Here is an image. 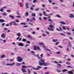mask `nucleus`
Listing matches in <instances>:
<instances>
[{"mask_svg": "<svg viewBox=\"0 0 74 74\" xmlns=\"http://www.w3.org/2000/svg\"><path fill=\"white\" fill-rule=\"evenodd\" d=\"M17 58L18 59L17 60L18 62H21L23 60V58L19 56H18L17 57Z\"/></svg>", "mask_w": 74, "mask_h": 74, "instance_id": "1", "label": "nucleus"}, {"mask_svg": "<svg viewBox=\"0 0 74 74\" xmlns=\"http://www.w3.org/2000/svg\"><path fill=\"white\" fill-rule=\"evenodd\" d=\"M32 69H33L34 70H40V69H41L42 67L40 66H38L36 68L34 67H32Z\"/></svg>", "mask_w": 74, "mask_h": 74, "instance_id": "2", "label": "nucleus"}, {"mask_svg": "<svg viewBox=\"0 0 74 74\" xmlns=\"http://www.w3.org/2000/svg\"><path fill=\"white\" fill-rule=\"evenodd\" d=\"M40 61H41V62L40 61L39 62V65H40V66H42V65L44 64H43V63H45V61L42 59H40ZM41 62H42V63Z\"/></svg>", "mask_w": 74, "mask_h": 74, "instance_id": "3", "label": "nucleus"}, {"mask_svg": "<svg viewBox=\"0 0 74 74\" xmlns=\"http://www.w3.org/2000/svg\"><path fill=\"white\" fill-rule=\"evenodd\" d=\"M34 47V49L35 51H36V50H37V49H38L39 51H40V50L41 49L40 48V47Z\"/></svg>", "mask_w": 74, "mask_h": 74, "instance_id": "4", "label": "nucleus"}, {"mask_svg": "<svg viewBox=\"0 0 74 74\" xmlns=\"http://www.w3.org/2000/svg\"><path fill=\"white\" fill-rule=\"evenodd\" d=\"M15 64V63H7L6 64L7 66H13Z\"/></svg>", "mask_w": 74, "mask_h": 74, "instance_id": "5", "label": "nucleus"}, {"mask_svg": "<svg viewBox=\"0 0 74 74\" xmlns=\"http://www.w3.org/2000/svg\"><path fill=\"white\" fill-rule=\"evenodd\" d=\"M7 7H6V6H4L2 8H1V9H0V11H1V12H3V10H4V9H5Z\"/></svg>", "mask_w": 74, "mask_h": 74, "instance_id": "6", "label": "nucleus"}, {"mask_svg": "<svg viewBox=\"0 0 74 74\" xmlns=\"http://www.w3.org/2000/svg\"><path fill=\"white\" fill-rule=\"evenodd\" d=\"M21 71L23 72V73H26L27 71H26V70L25 69H24L23 68H21Z\"/></svg>", "mask_w": 74, "mask_h": 74, "instance_id": "7", "label": "nucleus"}, {"mask_svg": "<svg viewBox=\"0 0 74 74\" xmlns=\"http://www.w3.org/2000/svg\"><path fill=\"white\" fill-rule=\"evenodd\" d=\"M43 64L44 65V66H48V65H49V63L48 62H45V63H43Z\"/></svg>", "mask_w": 74, "mask_h": 74, "instance_id": "8", "label": "nucleus"}, {"mask_svg": "<svg viewBox=\"0 0 74 74\" xmlns=\"http://www.w3.org/2000/svg\"><path fill=\"white\" fill-rule=\"evenodd\" d=\"M48 18L49 19H48V21H50L51 22H53V21L52 20H51L50 18H51V16H49L48 17Z\"/></svg>", "mask_w": 74, "mask_h": 74, "instance_id": "9", "label": "nucleus"}, {"mask_svg": "<svg viewBox=\"0 0 74 74\" xmlns=\"http://www.w3.org/2000/svg\"><path fill=\"white\" fill-rule=\"evenodd\" d=\"M21 67L23 69H26L27 68V66H26V65H23L21 66Z\"/></svg>", "mask_w": 74, "mask_h": 74, "instance_id": "10", "label": "nucleus"}, {"mask_svg": "<svg viewBox=\"0 0 74 74\" xmlns=\"http://www.w3.org/2000/svg\"><path fill=\"white\" fill-rule=\"evenodd\" d=\"M5 22V20L3 19H0V23H3Z\"/></svg>", "mask_w": 74, "mask_h": 74, "instance_id": "11", "label": "nucleus"}, {"mask_svg": "<svg viewBox=\"0 0 74 74\" xmlns=\"http://www.w3.org/2000/svg\"><path fill=\"white\" fill-rule=\"evenodd\" d=\"M48 29V30H49V31H54V29L53 28H50L48 27L47 28Z\"/></svg>", "mask_w": 74, "mask_h": 74, "instance_id": "12", "label": "nucleus"}, {"mask_svg": "<svg viewBox=\"0 0 74 74\" xmlns=\"http://www.w3.org/2000/svg\"><path fill=\"white\" fill-rule=\"evenodd\" d=\"M39 44L40 45H42L43 47H45L44 46V43L39 42Z\"/></svg>", "mask_w": 74, "mask_h": 74, "instance_id": "13", "label": "nucleus"}, {"mask_svg": "<svg viewBox=\"0 0 74 74\" xmlns=\"http://www.w3.org/2000/svg\"><path fill=\"white\" fill-rule=\"evenodd\" d=\"M49 27L50 28H54L55 27L53 26V25L50 24L49 26Z\"/></svg>", "mask_w": 74, "mask_h": 74, "instance_id": "14", "label": "nucleus"}, {"mask_svg": "<svg viewBox=\"0 0 74 74\" xmlns=\"http://www.w3.org/2000/svg\"><path fill=\"white\" fill-rule=\"evenodd\" d=\"M5 35L4 34H3L1 35V37L2 38H4L5 37Z\"/></svg>", "mask_w": 74, "mask_h": 74, "instance_id": "15", "label": "nucleus"}, {"mask_svg": "<svg viewBox=\"0 0 74 74\" xmlns=\"http://www.w3.org/2000/svg\"><path fill=\"white\" fill-rule=\"evenodd\" d=\"M16 64V66H20L21 65V63H17Z\"/></svg>", "mask_w": 74, "mask_h": 74, "instance_id": "16", "label": "nucleus"}, {"mask_svg": "<svg viewBox=\"0 0 74 74\" xmlns=\"http://www.w3.org/2000/svg\"><path fill=\"white\" fill-rule=\"evenodd\" d=\"M25 6L26 7V8H29V5L28 4V3H27L25 5Z\"/></svg>", "mask_w": 74, "mask_h": 74, "instance_id": "17", "label": "nucleus"}, {"mask_svg": "<svg viewBox=\"0 0 74 74\" xmlns=\"http://www.w3.org/2000/svg\"><path fill=\"white\" fill-rule=\"evenodd\" d=\"M69 16L70 18H74V15H73V14H70Z\"/></svg>", "mask_w": 74, "mask_h": 74, "instance_id": "18", "label": "nucleus"}, {"mask_svg": "<svg viewBox=\"0 0 74 74\" xmlns=\"http://www.w3.org/2000/svg\"><path fill=\"white\" fill-rule=\"evenodd\" d=\"M60 23H61L62 25H66V23L63 21H61L60 22Z\"/></svg>", "mask_w": 74, "mask_h": 74, "instance_id": "19", "label": "nucleus"}, {"mask_svg": "<svg viewBox=\"0 0 74 74\" xmlns=\"http://www.w3.org/2000/svg\"><path fill=\"white\" fill-rule=\"evenodd\" d=\"M32 16H34V17H35L36 16V14L34 13H33L31 14Z\"/></svg>", "mask_w": 74, "mask_h": 74, "instance_id": "20", "label": "nucleus"}, {"mask_svg": "<svg viewBox=\"0 0 74 74\" xmlns=\"http://www.w3.org/2000/svg\"><path fill=\"white\" fill-rule=\"evenodd\" d=\"M68 73H69V74H74L73 73V71H69L68 72Z\"/></svg>", "mask_w": 74, "mask_h": 74, "instance_id": "21", "label": "nucleus"}, {"mask_svg": "<svg viewBox=\"0 0 74 74\" xmlns=\"http://www.w3.org/2000/svg\"><path fill=\"white\" fill-rule=\"evenodd\" d=\"M18 45H19V46H20L21 47H23V45L22 43H20L18 44Z\"/></svg>", "mask_w": 74, "mask_h": 74, "instance_id": "22", "label": "nucleus"}, {"mask_svg": "<svg viewBox=\"0 0 74 74\" xmlns=\"http://www.w3.org/2000/svg\"><path fill=\"white\" fill-rule=\"evenodd\" d=\"M58 41V40L57 39H54L53 40V42H56V41Z\"/></svg>", "mask_w": 74, "mask_h": 74, "instance_id": "23", "label": "nucleus"}, {"mask_svg": "<svg viewBox=\"0 0 74 74\" xmlns=\"http://www.w3.org/2000/svg\"><path fill=\"white\" fill-rule=\"evenodd\" d=\"M22 41H23V42H26V41H27V40L25 38H23Z\"/></svg>", "mask_w": 74, "mask_h": 74, "instance_id": "24", "label": "nucleus"}, {"mask_svg": "<svg viewBox=\"0 0 74 74\" xmlns=\"http://www.w3.org/2000/svg\"><path fill=\"white\" fill-rule=\"evenodd\" d=\"M68 71V70L67 69H64L62 71V73H63L64 72H66V71Z\"/></svg>", "mask_w": 74, "mask_h": 74, "instance_id": "25", "label": "nucleus"}, {"mask_svg": "<svg viewBox=\"0 0 74 74\" xmlns=\"http://www.w3.org/2000/svg\"><path fill=\"white\" fill-rule=\"evenodd\" d=\"M27 71H28V73L29 74H30L31 73V71L30 70V69H27Z\"/></svg>", "mask_w": 74, "mask_h": 74, "instance_id": "26", "label": "nucleus"}, {"mask_svg": "<svg viewBox=\"0 0 74 74\" xmlns=\"http://www.w3.org/2000/svg\"><path fill=\"white\" fill-rule=\"evenodd\" d=\"M21 25H26V23H20Z\"/></svg>", "mask_w": 74, "mask_h": 74, "instance_id": "27", "label": "nucleus"}, {"mask_svg": "<svg viewBox=\"0 0 74 74\" xmlns=\"http://www.w3.org/2000/svg\"><path fill=\"white\" fill-rule=\"evenodd\" d=\"M56 16L57 18H61V16L59 15V14H57L56 15Z\"/></svg>", "mask_w": 74, "mask_h": 74, "instance_id": "28", "label": "nucleus"}, {"mask_svg": "<svg viewBox=\"0 0 74 74\" xmlns=\"http://www.w3.org/2000/svg\"><path fill=\"white\" fill-rule=\"evenodd\" d=\"M9 17L10 18H11V19H14V17L12 15H10L9 16Z\"/></svg>", "mask_w": 74, "mask_h": 74, "instance_id": "29", "label": "nucleus"}, {"mask_svg": "<svg viewBox=\"0 0 74 74\" xmlns=\"http://www.w3.org/2000/svg\"><path fill=\"white\" fill-rule=\"evenodd\" d=\"M28 15H29V12H27L26 13L25 16H28Z\"/></svg>", "mask_w": 74, "mask_h": 74, "instance_id": "30", "label": "nucleus"}, {"mask_svg": "<svg viewBox=\"0 0 74 74\" xmlns=\"http://www.w3.org/2000/svg\"><path fill=\"white\" fill-rule=\"evenodd\" d=\"M16 35L18 36V37H20V36H21V33L20 32H18V34H16Z\"/></svg>", "mask_w": 74, "mask_h": 74, "instance_id": "31", "label": "nucleus"}, {"mask_svg": "<svg viewBox=\"0 0 74 74\" xmlns=\"http://www.w3.org/2000/svg\"><path fill=\"white\" fill-rule=\"evenodd\" d=\"M39 10H40V8H37L35 9V10L36 11H39Z\"/></svg>", "mask_w": 74, "mask_h": 74, "instance_id": "32", "label": "nucleus"}, {"mask_svg": "<svg viewBox=\"0 0 74 74\" xmlns=\"http://www.w3.org/2000/svg\"><path fill=\"white\" fill-rule=\"evenodd\" d=\"M67 67L68 68H71V69H73V67L71 66H67Z\"/></svg>", "mask_w": 74, "mask_h": 74, "instance_id": "33", "label": "nucleus"}, {"mask_svg": "<svg viewBox=\"0 0 74 74\" xmlns=\"http://www.w3.org/2000/svg\"><path fill=\"white\" fill-rule=\"evenodd\" d=\"M59 43H60V42H56V45H58V44H59Z\"/></svg>", "mask_w": 74, "mask_h": 74, "instance_id": "34", "label": "nucleus"}, {"mask_svg": "<svg viewBox=\"0 0 74 74\" xmlns=\"http://www.w3.org/2000/svg\"><path fill=\"white\" fill-rule=\"evenodd\" d=\"M38 1H37V0H34L33 1V3H36V2H37Z\"/></svg>", "mask_w": 74, "mask_h": 74, "instance_id": "35", "label": "nucleus"}, {"mask_svg": "<svg viewBox=\"0 0 74 74\" xmlns=\"http://www.w3.org/2000/svg\"><path fill=\"white\" fill-rule=\"evenodd\" d=\"M62 28H63V30H66V28L64 26H62Z\"/></svg>", "mask_w": 74, "mask_h": 74, "instance_id": "36", "label": "nucleus"}, {"mask_svg": "<svg viewBox=\"0 0 74 74\" xmlns=\"http://www.w3.org/2000/svg\"><path fill=\"white\" fill-rule=\"evenodd\" d=\"M48 18L47 17H43V19H44V20H47Z\"/></svg>", "mask_w": 74, "mask_h": 74, "instance_id": "37", "label": "nucleus"}, {"mask_svg": "<svg viewBox=\"0 0 74 74\" xmlns=\"http://www.w3.org/2000/svg\"><path fill=\"white\" fill-rule=\"evenodd\" d=\"M60 35H61V36H66V35H65V34H64L62 33H61L60 34Z\"/></svg>", "mask_w": 74, "mask_h": 74, "instance_id": "38", "label": "nucleus"}, {"mask_svg": "<svg viewBox=\"0 0 74 74\" xmlns=\"http://www.w3.org/2000/svg\"><path fill=\"white\" fill-rule=\"evenodd\" d=\"M27 37H28V38H32L30 35H28Z\"/></svg>", "mask_w": 74, "mask_h": 74, "instance_id": "39", "label": "nucleus"}, {"mask_svg": "<svg viewBox=\"0 0 74 74\" xmlns=\"http://www.w3.org/2000/svg\"><path fill=\"white\" fill-rule=\"evenodd\" d=\"M45 50L46 51H49V52H51V50L47 49H46Z\"/></svg>", "mask_w": 74, "mask_h": 74, "instance_id": "40", "label": "nucleus"}, {"mask_svg": "<svg viewBox=\"0 0 74 74\" xmlns=\"http://www.w3.org/2000/svg\"><path fill=\"white\" fill-rule=\"evenodd\" d=\"M4 56H5V55H2V56H1V58H4Z\"/></svg>", "mask_w": 74, "mask_h": 74, "instance_id": "41", "label": "nucleus"}, {"mask_svg": "<svg viewBox=\"0 0 74 74\" xmlns=\"http://www.w3.org/2000/svg\"><path fill=\"white\" fill-rule=\"evenodd\" d=\"M69 45L70 47L71 46V43L70 42H69Z\"/></svg>", "mask_w": 74, "mask_h": 74, "instance_id": "42", "label": "nucleus"}, {"mask_svg": "<svg viewBox=\"0 0 74 74\" xmlns=\"http://www.w3.org/2000/svg\"><path fill=\"white\" fill-rule=\"evenodd\" d=\"M36 56L37 58H38V59H40V56H38V55H36Z\"/></svg>", "mask_w": 74, "mask_h": 74, "instance_id": "43", "label": "nucleus"}, {"mask_svg": "<svg viewBox=\"0 0 74 74\" xmlns=\"http://www.w3.org/2000/svg\"><path fill=\"white\" fill-rule=\"evenodd\" d=\"M57 71L58 73H60L61 72V71L59 70H57Z\"/></svg>", "mask_w": 74, "mask_h": 74, "instance_id": "44", "label": "nucleus"}, {"mask_svg": "<svg viewBox=\"0 0 74 74\" xmlns=\"http://www.w3.org/2000/svg\"><path fill=\"white\" fill-rule=\"evenodd\" d=\"M42 36H46V34H42Z\"/></svg>", "mask_w": 74, "mask_h": 74, "instance_id": "45", "label": "nucleus"}, {"mask_svg": "<svg viewBox=\"0 0 74 74\" xmlns=\"http://www.w3.org/2000/svg\"><path fill=\"white\" fill-rule=\"evenodd\" d=\"M30 67H31V68H32V67L31 66H27V68H29Z\"/></svg>", "mask_w": 74, "mask_h": 74, "instance_id": "46", "label": "nucleus"}, {"mask_svg": "<svg viewBox=\"0 0 74 74\" xmlns=\"http://www.w3.org/2000/svg\"><path fill=\"white\" fill-rule=\"evenodd\" d=\"M14 60V58H13L12 59H10V62H12V61H13Z\"/></svg>", "mask_w": 74, "mask_h": 74, "instance_id": "47", "label": "nucleus"}, {"mask_svg": "<svg viewBox=\"0 0 74 74\" xmlns=\"http://www.w3.org/2000/svg\"><path fill=\"white\" fill-rule=\"evenodd\" d=\"M7 12H11V10H7Z\"/></svg>", "mask_w": 74, "mask_h": 74, "instance_id": "48", "label": "nucleus"}, {"mask_svg": "<svg viewBox=\"0 0 74 74\" xmlns=\"http://www.w3.org/2000/svg\"><path fill=\"white\" fill-rule=\"evenodd\" d=\"M45 33H46V34H49V33L48 31L46 32Z\"/></svg>", "mask_w": 74, "mask_h": 74, "instance_id": "49", "label": "nucleus"}, {"mask_svg": "<svg viewBox=\"0 0 74 74\" xmlns=\"http://www.w3.org/2000/svg\"><path fill=\"white\" fill-rule=\"evenodd\" d=\"M39 20H40V21H42V19H41V17H39Z\"/></svg>", "mask_w": 74, "mask_h": 74, "instance_id": "50", "label": "nucleus"}, {"mask_svg": "<svg viewBox=\"0 0 74 74\" xmlns=\"http://www.w3.org/2000/svg\"><path fill=\"white\" fill-rule=\"evenodd\" d=\"M48 1L50 3H52V1L51 0H48Z\"/></svg>", "mask_w": 74, "mask_h": 74, "instance_id": "51", "label": "nucleus"}, {"mask_svg": "<svg viewBox=\"0 0 74 74\" xmlns=\"http://www.w3.org/2000/svg\"><path fill=\"white\" fill-rule=\"evenodd\" d=\"M66 64H70V63L69 62H66Z\"/></svg>", "mask_w": 74, "mask_h": 74, "instance_id": "52", "label": "nucleus"}, {"mask_svg": "<svg viewBox=\"0 0 74 74\" xmlns=\"http://www.w3.org/2000/svg\"><path fill=\"white\" fill-rule=\"evenodd\" d=\"M3 15H4V16H6V15H7V14H6L5 13H3Z\"/></svg>", "mask_w": 74, "mask_h": 74, "instance_id": "53", "label": "nucleus"}, {"mask_svg": "<svg viewBox=\"0 0 74 74\" xmlns=\"http://www.w3.org/2000/svg\"><path fill=\"white\" fill-rule=\"evenodd\" d=\"M69 39H70V40H73V38H72V37H69Z\"/></svg>", "mask_w": 74, "mask_h": 74, "instance_id": "54", "label": "nucleus"}, {"mask_svg": "<svg viewBox=\"0 0 74 74\" xmlns=\"http://www.w3.org/2000/svg\"><path fill=\"white\" fill-rule=\"evenodd\" d=\"M29 25H32V26L33 25L32 23H29Z\"/></svg>", "mask_w": 74, "mask_h": 74, "instance_id": "55", "label": "nucleus"}, {"mask_svg": "<svg viewBox=\"0 0 74 74\" xmlns=\"http://www.w3.org/2000/svg\"><path fill=\"white\" fill-rule=\"evenodd\" d=\"M11 55L14 56V53L12 52L11 53Z\"/></svg>", "mask_w": 74, "mask_h": 74, "instance_id": "56", "label": "nucleus"}, {"mask_svg": "<svg viewBox=\"0 0 74 74\" xmlns=\"http://www.w3.org/2000/svg\"><path fill=\"white\" fill-rule=\"evenodd\" d=\"M32 19H33L34 21H36V18L34 17H33Z\"/></svg>", "mask_w": 74, "mask_h": 74, "instance_id": "57", "label": "nucleus"}, {"mask_svg": "<svg viewBox=\"0 0 74 74\" xmlns=\"http://www.w3.org/2000/svg\"><path fill=\"white\" fill-rule=\"evenodd\" d=\"M59 29L61 31H62V27H60Z\"/></svg>", "mask_w": 74, "mask_h": 74, "instance_id": "58", "label": "nucleus"}, {"mask_svg": "<svg viewBox=\"0 0 74 74\" xmlns=\"http://www.w3.org/2000/svg\"><path fill=\"white\" fill-rule=\"evenodd\" d=\"M22 64H25V62H22Z\"/></svg>", "mask_w": 74, "mask_h": 74, "instance_id": "59", "label": "nucleus"}, {"mask_svg": "<svg viewBox=\"0 0 74 74\" xmlns=\"http://www.w3.org/2000/svg\"><path fill=\"white\" fill-rule=\"evenodd\" d=\"M31 53H34V52L32 51H31Z\"/></svg>", "mask_w": 74, "mask_h": 74, "instance_id": "60", "label": "nucleus"}, {"mask_svg": "<svg viewBox=\"0 0 74 74\" xmlns=\"http://www.w3.org/2000/svg\"><path fill=\"white\" fill-rule=\"evenodd\" d=\"M2 74H8V73H2Z\"/></svg>", "mask_w": 74, "mask_h": 74, "instance_id": "61", "label": "nucleus"}, {"mask_svg": "<svg viewBox=\"0 0 74 74\" xmlns=\"http://www.w3.org/2000/svg\"><path fill=\"white\" fill-rule=\"evenodd\" d=\"M42 14L41 13H39V16H42Z\"/></svg>", "mask_w": 74, "mask_h": 74, "instance_id": "62", "label": "nucleus"}, {"mask_svg": "<svg viewBox=\"0 0 74 74\" xmlns=\"http://www.w3.org/2000/svg\"><path fill=\"white\" fill-rule=\"evenodd\" d=\"M54 62L55 63H56V64H57V63H58V62H57L56 61H54Z\"/></svg>", "mask_w": 74, "mask_h": 74, "instance_id": "63", "label": "nucleus"}, {"mask_svg": "<svg viewBox=\"0 0 74 74\" xmlns=\"http://www.w3.org/2000/svg\"><path fill=\"white\" fill-rule=\"evenodd\" d=\"M49 72H46L45 73V74H49Z\"/></svg>", "mask_w": 74, "mask_h": 74, "instance_id": "64", "label": "nucleus"}]
</instances>
